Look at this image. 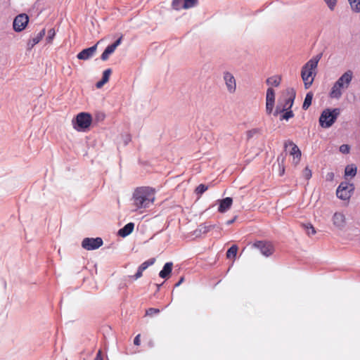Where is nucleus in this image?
<instances>
[{"instance_id": "37", "label": "nucleus", "mask_w": 360, "mask_h": 360, "mask_svg": "<svg viewBox=\"0 0 360 360\" xmlns=\"http://www.w3.org/2000/svg\"><path fill=\"white\" fill-rule=\"evenodd\" d=\"M258 133V130L257 129H253L247 131V138L248 139L253 137L254 135Z\"/></svg>"}, {"instance_id": "21", "label": "nucleus", "mask_w": 360, "mask_h": 360, "mask_svg": "<svg viewBox=\"0 0 360 360\" xmlns=\"http://www.w3.org/2000/svg\"><path fill=\"white\" fill-rule=\"evenodd\" d=\"M357 168L355 165H347L345 167V176H350L352 177L354 176L356 174Z\"/></svg>"}, {"instance_id": "14", "label": "nucleus", "mask_w": 360, "mask_h": 360, "mask_svg": "<svg viewBox=\"0 0 360 360\" xmlns=\"http://www.w3.org/2000/svg\"><path fill=\"white\" fill-rule=\"evenodd\" d=\"M45 33V29H43L36 37L30 39L27 43V49L31 50L36 44H37L43 39Z\"/></svg>"}, {"instance_id": "32", "label": "nucleus", "mask_w": 360, "mask_h": 360, "mask_svg": "<svg viewBox=\"0 0 360 360\" xmlns=\"http://www.w3.org/2000/svg\"><path fill=\"white\" fill-rule=\"evenodd\" d=\"M303 176L307 180H309L311 177V170L308 167H306L303 170Z\"/></svg>"}, {"instance_id": "41", "label": "nucleus", "mask_w": 360, "mask_h": 360, "mask_svg": "<svg viewBox=\"0 0 360 360\" xmlns=\"http://www.w3.org/2000/svg\"><path fill=\"white\" fill-rule=\"evenodd\" d=\"M140 338H141V335L139 334L137 335L134 340V344L136 346H139L140 345V342H141V340H140Z\"/></svg>"}, {"instance_id": "10", "label": "nucleus", "mask_w": 360, "mask_h": 360, "mask_svg": "<svg viewBox=\"0 0 360 360\" xmlns=\"http://www.w3.org/2000/svg\"><path fill=\"white\" fill-rule=\"evenodd\" d=\"M223 79L229 93L233 94L236 91V80L233 75L229 72H224Z\"/></svg>"}, {"instance_id": "39", "label": "nucleus", "mask_w": 360, "mask_h": 360, "mask_svg": "<svg viewBox=\"0 0 360 360\" xmlns=\"http://www.w3.org/2000/svg\"><path fill=\"white\" fill-rule=\"evenodd\" d=\"M143 271L139 267L137 272L133 276L134 279L136 280L142 276Z\"/></svg>"}, {"instance_id": "20", "label": "nucleus", "mask_w": 360, "mask_h": 360, "mask_svg": "<svg viewBox=\"0 0 360 360\" xmlns=\"http://www.w3.org/2000/svg\"><path fill=\"white\" fill-rule=\"evenodd\" d=\"M313 93L312 92H308L305 96V98H304V103H303V105H302V108L304 110H307L309 108V107L311 105V101H312V98H313Z\"/></svg>"}, {"instance_id": "47", "label": "nucleus", "mask_w": 360, "mask_h": 360, "mask_svg": "<svg viewBox=\"0 0 360 360\" xmlns=\"http://www.w3.org/2000/svg\"><path fill=\"white\" fill-rule=\"evenodd\" d=\"M236 218V217H234L233 219L228 221L226 222V224H227L228 225L231 224L232 223H233V222L235 221Z\"/></svg>"}, {"instance_id": "49", "label": "nucleus", "mask_w": 360, "mask_h": 360, "mask_svg": "<svg viewBox=\"0 0 360 360\" xmlns=\"http://www.w3.org/2000/svg\"><path fill=\"white\" fill-rule=\"evenodd\" d=\"M284 170H285V169H284V168H283V169H282V171H281V175H283V173H284Z\"/></svg>"}, {"instance_id": "36", "label": "nucleus", "mask_w": 360, "mask_h": 360, "mask_svg": "<svg viewBox=\"0 0 360 360\" xmlns=\"http://www.w3.org/2000/svg\"><path fill=\"white\" fill-rule=\"evenodd\" d=\"M160 312V309L157 308H149L146 310V315L153 316L154 314H157Z\"/></svg>"}, {"instance_id": "29", "label": "nucleus", "mask_w": 360, "mask_h": 360, "mask_svg": "<svg viewBox=\"0 0 360 360\" xmlns=\"http://www.w3.org/2000/svg\"><path fill=\"white\" fill-rule=\"evenodd\" d=\"M208 187L205 184H200L195 190V192L197 195L200 196L204 192L207 190Z\"/></svg>"}, {"instance_id": "33", "label": "nucleus", "mask_w": 360, "mask_h": 360, "mask_svg": "<svg viewBox=\"0 0 360 360\" xmlns=\"http://www.w3.org/2000/svg\"><path fill=\"white\" fill-rule=\"evenodd\" d=\"M340 151L343 154H348L350 151V146L347 144H342L340 147Z\"/></svg>"}, {"instance_id": "19", "label": "nucleus", "mask_w": 360, "mask_h": 360, "mask_svg": "<svg viewBox=\"0 0 360 360\" xmlns=\"http://www.w3.org/2000/svg\"><path fill=\"white\" fill-rule=\"evenodd\" d=\"M293 102H294V97H290L288 98L286 101H285V105H283V109L280 110L278 108V107L276 108V110L274 112V115H278V113L281 112H283L284 110H290L292 105H293Z\"/></svg>"}, {"instance_id": "42", "label": "nucleus", "mask_w": 360, "mask_h": 360, "mask_svg": "<svg viewBox=\"0 0 360 360\" xmlns=\"http://www.w3.org/2000/svg\"><path fill=\"white\" fill-rule=\"evenodd\" d=\"M122 40V36H121L113 44H112V45L114 46V47L116 49L121 44Z\"/></svg>"}, {"instance_id": "26", "label": "nucleus", "mask_w": 360, "mask_h": 360, "mask_svg": "<svg viewBox=\"0 0 360 360\" xmlns=\"http://www.w3.org/2000/svg\"><path fill=\"white\" fill-rule=\"evenodd\" d=\"M184 0H173L172 7L175 10L184 9Z\"/></svg>"}, {"instance_id": "18", "label": "nucleus", "mask_w": 360, "mask_h": 360, "mask_svg": "<svg viewBox=\"0 0 360 360\" xmlns=\"http://www.w3.org/2000/svg\"><path fill=\"white\" fill-rule=\"evenodd\" d=\"M173 264L172 262H167L162 269L160 271L159 276L162 278L169 277L172 270Z\"/></svg>"}, {"instance_id": "2", "label": "nucleus", "mask_w": 360, "mask_h": 360, "mask_svg": "<svg viewBox=\"0 0 360 360\" xmlns=\"http://www.w3.org/2000/svg\"><path fill=\"white\" fill-rule=\"evenodd\" d=\"M321 58V54L313 57L302 68L301 77L306 89H309L314 82L316 75V70Z\"/></svg>"}, {"instance_id": "31", "label": "nucleus", "mask_w": 360, "mask_h": 360, "mask_svg": "<svg viewBox=\"0 0 360 360\" xmlns=\"http://www.w3.org/2000/svg\"><path fill=\"white\" fill-rule=\"evenodd\" d=\"M294 117V113L290 109V110H286V112L282 115V117H281V120H289L290 118H292Z\"/></svg>"}, {"instance_id": "22", "label": "nucleus", "mask_w": 360, "mask_h": 360, "mask_svg": "<svg viewBox=\"0 0 360 360\" xmlns=\"http://www.w3.org/2000/svg\"><path fill=\"white\" fill-rule=\"evenodd\" d=\"M281 77L278 76H273L266 79V83L269 85L278 86L281 83Z\"/></svg>"}, {"instance_id": "17", "label": "nucleus", "mask_w": 360, "mask_h": 360, "mask_svg": "<svg viewBox=\"0 0 360 360\" xmlns=\"http://www.w3.org/2000/svg\"><path fill=\"white\" fill-rule=\"evenodd\" d=\"M134 229V224L132 222L127 224L123 228L119 230L118 234L122 237H126L132 233Z\"/></svg>"}, {"instance_id": "1", "label": "nucleus", "mask_w": 360, "mask_h": 360, "mask_svg": "<svg viewBox=\"0 0 360 360\" xmlns=\"http://www.w3.org/2000/svg\"><path fill=\"white\" fill-rule=\"evenodd\" d=\"M155 191L153 188L142 186L137 188L133 193L134 205L137 209L148 207L153 205L155 197Z\"/></svg>"}, {"instance_id": "16", "label": "nucleus", "mask_w": 360, "mask_h": 360, "mask_svg": "<svg viewBox=\"0 0 360 360\" xmlns=\"http://www.w3.org/2000/svg\"><path fill=\"white\" fill-rule=\"evenodd\" d=\"M233 203V200L230 197H227L220 201L218 211L219 212H225L230 209Z\"/></svg>"}, {"instance_id": "11", "label": "nucleus", "mask_w": 360, "mask_h": 360, "mask_svg": "<svg viewBox=\"0 0 360 360\" xmlns=\"http://www.w3.org/2000/svg\"><path fill=\"white\" fill-rule=\"evenodd\" d=\"M288 146L291 148L290 155L293 157L292 162L297 165L301 159V151L297 146L291 141H288L285 143V148H287Z\"/></svg>"}, {"instance_id": "6", "label": "nucleus", "mask_w": 360, "mask_h": 360, "mask_svg": "<svg viewBox=\"0 0 360 360\" xmlns=\"http://www.w3.org/2000/svg\"><path fill=\"white\" fill-rule=\"evenodd\" d=\"M353 190L354 186L352 184L342 182L336 191L337 197L342 200H347L350 198Z\"/></svg>"}, {"instance_id": "38", "label": "nucleus", "mask_w": 360, "mask_h": 360, "mask_svg": "<svg viewBox=\"0 0 360 360\" xmlns=\"http://www.w3.org/2000/svg\"><path fill=\"white\" fill-rule=\"evenodd\" d=\"M115 48L114 47V46H112V44L106 47V49H105V52H106V53L110 55L112 54V53H114V51H115Z\"/></svg>"}, {"instance_id": "40", "label": "nucleus", "mask_w": 360, "mask_h": 360, "mask_svg": "<svg viewBox=\"0 0 360 360\" xmlns=\"http://www.w3.org/2000/svg\"><path fill=\"white\" fill-rule=\"evenodd\" d=\"M335 175L333 172H328L326 176V179L327 181H331L334 179Z\"/></svg>"}, {"instance_id": "7", "label": "nucleus", "mask_w": 360, "mask_h": 360, "mask_svg": "<svg viewBox=\"0 0 360 360\" xmlns=\"http://www.w3.org/2000/svg\"><path fill=\"white\" fill-rule=\"evenodd\" d=\"M103 243L101 238H86L82 240V246L87 250H93L99 248Z\"/></svg>"}, {"instance_id": "46", "label": "nucleus", "mask_w": 360, "mask_h": 360, "mask_svg": "<svg viewBox=\"0 0 360 360\" xmlns=\"http://www.w3.org/2000/svg\"><path fill=\"white\" fill-rule=\"evenodd\" d=\"M183 281H184V277H181L180 278V280L179 281V282L177 283H176L175 286L176 287L179 286Z\"/></svg>"}, {"instance_id": "3", "label": "nucleus", "mask_w": 360, "mask_h": 360, "mask_svg": "<svg viewBox=\"0 0 360 360\" xmlns=\"http://www.w3.org/2000/svg\"><path fill=\"white\" fill-rule=\"evenodd\" d=\"M353 77L352 70L345 72L333 84L330 92V96L333 98H339L342 95V89L348 88Z\"/></svg>"}, {"instance_id": "12", "label": "nucleus", "mask_w": 360, "mask_h": 360, "mask_svg": "<svg viewBox=\"0 0 360 360\" xmlns=\"http://www.w3.org/2000/svg\"><path fill=\"white\" fill-rule=\"evenodd\" d=\"M275 103V91L272 88H268L266 96V112L270 115L274 109Z\"/></svg>"}, {"instance_id": "35", "label": "nucleus", "mask_w": 360, "mask_h": 360, "mask_svg": "<svg viewBox=\"0 0 360 360\" xmlns=\"http://www.w3.org/2000/svg\"><path fill=\"white\" fill-rule=\"evenodd\" d=\"M330 10H333L336 6L337 0H324Z\"/></svg>"}, {"instance_id": "45", "label": "nucleus", "mask_w": 360, "mask_h": 360, "mask_svg": "<svg viewBox=\"0 0 360 360\" xmlns=\"http://www.w3.org/2000/svg\"><path fill=\"white\" fill-rule=\"evenodd\" d=\"M105 83L101 79V81L98 82L96 84V86L98 89H101Z\"/></svg>"}, {"instance_id": "44", "label": "nucleus", "mask_w": 360, "mask_h": 360, "mask_svg": "<svg viewBox=\"0 0 360 360\" xmlns=\"http://www.w3.org/2000/svg\"><path fill=\"white\" fill-rule=\"evenodd\" d=\"M94 360H103L101 350H98Z\"/></svg>"}, {"instance_id": "27", "label": "nucleus", "mask_w": 360, "mask_h": 360, "mask_svg": "<svg viewBox=\"0 0 360 360\" xmlns=\"http://www.w3.org/2000/svg\"><path fill=\"white\" fill-rule=\"evenodd\" d=\"M155 262V259L151 258V259L144 262L143 263H142L139 266V268L141 269L143 271H145L148 266L153 265Z\"/></svg>"}, {"instance_id": "48", "label": "nucleus", "mask_w": 360, "mask_h": 360, "mask_svg": "<svg viewBox=\"0 0 360 360\" xmlns=\"http://www.w3.org/2000/svg\"><path fill=\"white\" fill-rule=\"evenodd\" d=\"M204 228H205V230H204L203 232L205 233L206 231H207L208 230H210L212 228V226H210L208 227L205 226Z\"/></svg>"}, {"instance_id": "15", "label": "nucleus", "mask_w": 360, "mask_h": 360, "mask_svg": "<svg viewBox=\"0 0 360 360\" xmlns=\"http://www.w3.org/2000/svg\"><path fill=\"white\" fill-rule=\"evenodd\" d=\"M333 221L335 226L341 229L345 225V217L342 213L335 212L333 217Z\"/></svg>"}, {"instance_id": "43", "label": "nucleus", "mask_w": 360, "mask_h": 360, "mask_svg": "<svg viewBox=\"0 0 360 360\" xmlns=\"http://www.w3.org/2000/svg\"><path fill=\"white\" fill-rule=\"evenodd\" d=\"M109 54L106 53V52L103 51V53L101 56V58L102 60L105 61L109 58Z\"/></svg>"}, {"instance_id": "5", "label": "nucleus", "mask_w": 360, "mask_h": 360, "mask_svg": "<svg viewBox=\"0 0 360 360\" xmlns=\"http://www.w3.org/2000/svg\"><path fill=\"white\" fill-rule=\"evenodd\" d=\"M72 122L75 129L85 131L90 127L92 122V117L89 113L80 112L75 117V123L74 120Z\"/></svg>"}, {"instance_id": "9", "label": "nucleus", "mask_w": 360, "mask_h": 360, "mask_svg": "<svg viewBox=\"0 0 360 360\" xmlns=\"http://www.w3.org/2000/svg\"><path fill=\"white\" fill-rule=\"evenodd\" d=\"M29 22V17L25 13L19 14L17 15L13 23V29L15 32H21L22 31L26 26L27 25Z\"/></svg>"}, {"instance_id": "8", "label": "nucleus", "mask_w": 360, "mask_h": 360, "mask_svg": "<svg viewBox=\"0 0 360 360\" xmlns=\"http://www.w3.org/2000/svg\"><path fill=\"white\" fill-rule=\"evenodd\" d=\"M252 246L259 249L261 253L265 257L271 255L274 252V245L270 242L257 241L253 243Z\"/></svg>"}, {"instance_id": "25", "label": "nucleus", "mask_w": 360, "mask_h": 360, "mask_svg": "<svg viewBox=\"0 0 360 360\" xmlns=\"http://www.w3.org/2000/svg\"><path fill=\"white\" fill-rule=\"evenodd\" d=\"M302 226L306 230L309 236H314L316 233L314 227L311 224H302Z\"/></svg>"}, {"instance_id": "4", "label": "nucleus", "mask_w": 360, "mask_h": 360, "mask_svg": "<svg viewBox=\"0 0 360 360\" xmlns=\"http://www.w3.org/2000/svg\"><path fill=\"white\" fill-rule=\"evenodd\" d=\"M339 115V109L323 110L319 117V123L322 127L328 128L335 122Z\"/></svg>"}, {"instance_id": "30", "label": "nucleus", "mask_w": 360, "mask_h": 360, "mask_svg": "<svg viewBox=\"0 0 360 360\" xmlns=\"http://www.w3.org/2000/svg\"><path fill=\"white\" fill-rule=\"evenodd\" d=\"M111 72H112V70L111 69L108 68L107 70H105L103 73V77H102V80L106 84L108 80H109V78H110V76L111 75Z\"/></svg>"}, {"instance_id": "24", "label": "nucleus", "mask_w": 360, "mask_h": 360, "mask_svg": "<svg viewBox=\"0 0 360 360\" xmlns=\"http://www.w3.org/2000/svg\"><path fill=\"white\" fill-rule=\"evenodd\" d=\"M353 11L360 13V0H348Z\"/></svg>"}, {"instance_id": "28", "label": "nucleus", "mask_w": 360, "mask_h": 360, "mask_svg": "<svg viewBox=\"0 0 360 360\" xmlns=\"http://www.w3.org/2000/svg\"><path fill=\"white\" fill-rule=\"evenodd\" d=\"M198 4V0H184V9L191 8Z\"/></svg>"}, {"instance_id": "23", "label": "nucleus", "mask_w": 360, "mask_h": 360, "mask_svg": "<svg viewBox=\"0 0 360 360\" xmlns=\"http://www.w3.org/2000/svg\"><path fill=\"white\" fill-rule=\"evenodd\" d=\"M238 246L233 245L226 252V257L229 259L235 258L238 252Z\"/></svg>"}, {"instance_id": "34", "label": "nucleus", "mask_w": 360, "mask_h": 360, "mask_svg": "<svg viewBox=\"0 0 360 360\" xmlns=\"http://www.w3.org/2000/svg\"><path fill=\"white\" fill-rule=\"evenodd\" d=\"M56 35V32L54 29H51L48 32V37L46 38L49 43H51L53 39L54 38Z\"/></svg>"}, {"instance_id": "13", "label": "nucleus", "mask_w": 360, "mask_h": 360, "mask_svg": "<svg viewBox=\"0 0 360 360\" xmlns=\"http://www.w3.org/2000/svg\"><path fill=\"white\" fill-rule=\"evenodd\" d=\"M97 49V44L94 46L83 49L77 54V58L79 60H88L94 56Z\"/></svg>"}]
</instances>
